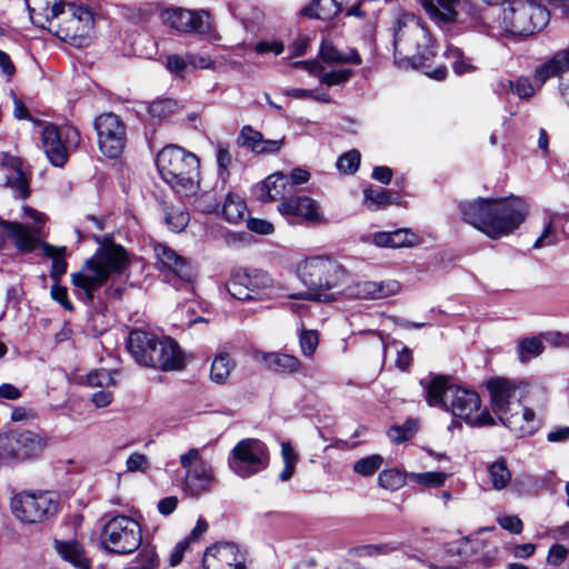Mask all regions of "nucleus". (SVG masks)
I'll use <instances>...</instances> for the list:
<instances>
[{
	"label": "nucleus",
	"mask_w": 569,
	"mask_h": 569,
	"mask_svg": "<svg viewBox=\"0 0 569 569\" xmlns=\"http://www.w3.org/2000/svg\"><path fill=\"white\" fill-rule=\"evenodd\" d=\"M549 18V11L543 4L533 0H515L503 9H475L470 24L479 33L492 38H526L542 30Z\"/></svg>",
	"instance_id": "1"
},
{
	"label": "nucleus",
	"mask_w": 569,
	"mask_h": 569,
	"mask_svg": "<svg viewBox=\"0 0 569 569\" xmlns=\"http://www.w3.org/2000/svg\"><path fill=\"white\" fill-rule=\"evenodd\" d=\"M459 209L465 222L491 239H500L515 232L529 212L527 202L515 196L462 201Z\"/></svg>",
	"instance_id": "2"
},
{
	"label": "nucleus",
	"mask_w": 569,
	"mask_h": 569,
	"mask_svg": "<svg viewBox=\"0 0 569 569\" xmlns=\"http://www.w3.org/2000/svg\"><path fill=\"white\" fill-rule=\"evenodd\" d=\"M128 267V253L122 246L113 242L102 244L79 271L71 273L73 292L80 301L91 303L96 291L110 278L124 273Z\"/></svg>",
	"instance_id": "3"
},
{
	"label": "nucleus",
	"mask_w": 569,
	"mask_h": 569,
	"mask_svg": "<svg viewBox=\"0 0 569 569\" xmlns=\"http://www.w3.org/2000/svg\"><path fill=\"white\" fill-rule=\"evenodd\" d=\"M420 383L423 386L425 398L429 406L450 411L472 427L496 425L489 410L479 411L481 400L477 392L449 383L446 376L433 377L426 386L422 380Z\"/></svg>",
	"instance_id": "4"
},
{
	"label": "nucleus",
	"mask_w": 569,
	"mask_h": 569,
	"mask_svg": "<svg viewBox=\"0 0 569 569\" xmlns=\"http://www.w3.org/2000/svg\"><path fill=\"white\" fill-rule=\"evenodd\" d=\"M487 388L492 412L516 437L530 436L538 429L535 411L520 402L512 381L505 378L491 379Z\"/></svg>",
	"instance_id": "5"
},
{
	"label": "nucleus",
	"mask_w": 569,
	"mask_h": 569,
	"mask_svg": "<svg viewBox=\"0 0 569 569\" xmlns=\"http://www.w3.org/2000/svg\"><path fill=\"white\" fill-rule=\"evenodd\" d=\"M127 349L136 362L162 371L180 370L184 358L179 345L169 337H158L136 329L129 333Z\"/></svg>",
	"instance_id": "6"
},
{
	"label": "nucleus",
	"mask_w": 569,
	"mask_h": 569,
	"mask_svg": "<svg viewBox=\"0 0 569 569\" xmlns=\"http://www.w3.org/2000/svg\"><path fill=\"white\" fill-rule=\"evenodd\" d=\"M156 164L162 180L177 193L189 197L199 187V159L183 148L170 144L157 156Z\"/></svg>",
	"instance_id": "7"
},
{
	"label": "nucleus",
	"mask_w": 569,
	"mask_h": 569,
	"mask_svg": "<svg viewBox=\"0 0 569 569\" xmlns=\"http://www.w3.org/2000/svg\"><path fill=\"white\" fill-rule=\"evenodd\" d=\"M395 56L407 59L413 68H423L436 52L431 36L413 14L398 17L393 34Z\"/></svg>",
	"instance_id": "8"
},
{
	"label": "nucleus",
	"mask_w": 569,
	"mask_h": 569,
	"mask_svg": "<svg viewBox=\"0 0 569 569\" xmlns=\"http://www.w3.org/2000/svg\"><path fill=\"white\" fill-rule=\"evenodd\" d=\"M299 278L310 292L293 296L308 300H327V291L340 286L346 278V270L330 257H311L299 266Z\"/></svg>",
	"instance_id": "9"
},
{
	"label": "nucleus",
	"mask_w": 569,
	"mask_h": 569,
	"mask_svg": "<svg viewBox=\"0 0 569 569\" xmlns=\"http://www.w3.org/2000/svg\"><path fill=\"white\" fill-rule=\"evenodd\" d=\"M92 28L93 14L88 7L63 2L56 18L50 20L48 30L60 40L80 48L84 46Z\"/></svg>",
	"instance_id": "10"
},
{
	"label": "nucleus",
	"mask_w": 569,
	"mask_h": 569,
	"mask_svg": "<svg viewBox=\"0 0 569 569\" xmlns=\"http://www.w3.org/2000/svg\"><path fill=\"white\" fill-rule=\"evenodd\" d=\"M43 432L16 429L0 435V458L10 462H24L39 458L50 445Z\"/></svg>",
	"instance_id": "11"
},
{
	"label": "nucleus",
	"mask_w": 569,
	"mask_h": 569,
	"mask_svg": "<svg viewBox=\"0 0 569 569\" xmlns=\"http://www.w3.org/2000/svg\"><path fill=\"white\" fill-rule=\"evenodd\" d=\"M100 541L108 552L129 555L141 547L142 530L131 517L117 515L103 525Z\"/></svg>",
	"instance_id": "12"
},
{
	"label": "nucleus",
	"mask_w": 569,
	"mask_h": 569,
	"mask_svg": "<svg viewBox=\"0 0 569 569\" xmlns=\"http://www.w3.org/2000/svg\"><path fill=\"white\" fill-rule=\"evenodd\" d=\"M270 462L267 445L256 438L237 442L228 456V466L240 478H250L266 470Z\"/></svg>",
	"instance_id": "13"
},
{
	"label": "nucleus",
	"mask_w": 569,
	"mask_h": 569,
	"mask_svg": "<svg viewBox=\"0 0 569 569\" xmlns=\"http://www.w3.org/2000/svg\"><path fill=\"white\" fill-rule=\"evenodd\" d=\"M60 496L56 491H23L11 500L13 515L27 523H38L58 512Z\"/></svg>",
	"instance_id": "14"
},
{
	"label": "nucleus",
	"mask_w": 569,
	"mask_h": 569,
	"mask_svg": "<svg viewBox=\"0 0 569 569\" xmlns=\"http://www.w3.org/2000/svg\"><path fill=\"white\" fill-rule=\"evenodd\" d=\"M157 266L163 280L177 290L192 291L196 271L192 264L167 244L154 246Z\"/></svg>",
	"instance_id": "15"
},
{
	"label": "nucleus",
	"mask_w": 569,
	"mask_h": 569,
	"mask_svg": "<svg viewBox=\"0 0 569 569\" xmlns=\"http://www.w3.org/2000/svg\"><path fill=\"white\" fill-rule=\"evenodd\" d=\"M42 148L49 161L56 167H62L69 153L80 144V133L77 128L48 123L42 128Z\"/></svg>",
	"instance_id": "16"
},
{
	"label": "nucleus",
	"mask_w": 569,
	"mask_h": 569,
	"mask_svg": "<svg viewBox=\"0 0 569 569\" xmlns=\"http://www.w3.org/2000/svg\"><path fill=\"white\" fill-rule=\"evenodd\" d=\"M273 289V280L268 272L259 269L238 270L227 284L229 295L238 300L262 299Z\"/></svg>",
	"instance_id": "17"
},
{
	"label": "nucleus",
	"mask_w": 569,
	"mask_h": 569,
	"mask_svg": "<svg viewBox=\"0 0 569 569\" xmlns=\"http://www.w3.org/2000/svg\"><path fill=\"white\" fill-rule=\"evenodd\" d=\"M100 151L110 159L121 156L127 143V126L113 112L99 114L93 122Z\"/></svg>",
	"instance_id": "18"
},
{
	"label": "nucleus",
	"mask_w": 569,
	"mask_h": 569,
	"mask_svg": "<svg viewBox=\"0 0 569 569\" xmlns=\"http://www.w3.org/2000/svg\"><path fill=\"white\" fill-rule=\"evenodd\" d=\"M160 18L166 26L179 32L216 38L210 16L204 10L191 11L182 8H170L161 11Z\"/></svg>",
	"instance_id": "19"
},
{
	"label": "nucleus",
	"mask_w": 569,
	"mask_h": 569,
	"mask_svg": "<svg viewBox=\"0 0 569 569\" xmlns=\"http://www.w3.org/2000/svg\"><path fill=\"white\" fill-rule=\"evenodd\" d=\"M23 213L34 222V228L30 229L19 222H8L0 220V246L4 241V237L14 240L18 249L22 251H32L36 248V238L33 232L40 229L46 222V216L36 209L24 206Z\"/></svg>",
	"instance_id": "20"
},
{
	"label": "nucleus",
	"mask_w": 569,
	"mask_h": 569,
	"mask_svg": "<svg viewBox=\"0 0 569 569\" xmlns=\"http://www.w3.org/2000/svg\"><path fill=\"white\" fill-rule=\"evenodd\" d=\"M278 211L291 224L305 222L316 226L326 222L318 202L308 196L287 198L278 206Z\"/></svg>",
	"instance_id": "21"
},
{
	"label": "nucleus",
	"mask_w": 569,
	"mask_h": 569,
	"mask_svg": "<svg viewBox=\"0 0 569 569\" xmlns=\"http://www.w3.org/2000/svg\"><path fill=\"white\" fill-rule=\"evenodd\" d=\"M479 551V562L485 567H491L498 559L499 550L497 547H489L482 539L471 540L463 538L457 542L450 543L446 553L449 556L458 557V559L448 565L443 566L445 569H456L460 563L467 561L473 553Z\"/></svg>",
	"instance_id": "22"
},
{
	"label": "nucleus",
	"mask_w": 569,
	"mask_h": 569,
	"mask_svg": "<svg viewBox=\"0 0 569 569\" xmlns=\"http://www.w3.org/2000/svg\"><path fill=\"white\" fill-rule=\"evenodd\" d=\"M203 569H246L244 556L231 542L213 545L204 551Z\"/></svg>",
	"instance_id": "23"
},
{
	"label": "nucleus",
	"mask_w": 569,
	"mask_h": 569,
	"mask_svg": "<svg viewBox=\"0 0 569 569\" xmlns=\"http://www.w3.org/2000/svg\"><path fill=\"white\" fill-rule=\"evenodd\" d=\"M292 192L289 179L282 172H276L267 177L261 183L254 187V194L261 202L286 200Z\"/></svg>",
	"instance_id": "24"
},
{
	"label": "nucleus",
	"mask_w": 569,
	"mask_h": 569,
	"mask_svg": "<svg viewBox=\"0 0 569 569\" xmlns=\"http://www.w3.org/2000/svg\"><path fill=\"white\" fill-rule=\"evenodd\" d=\"M238 143L257 154H273L283 146V138L264 139L260 131L251 126H244L240 131Z\"/></svg>",
	"instance_id": "25"
},
{
	"label": "nucleus",
	"mask_w": 569,
	"mask_h": 569,
	"mask_svg": "<svg viewBox=\"0 0 569 569\" xmlns=\"http://www.w3.org/2000/svg\"><path fill=\"white\" fill-rule=\"evenodd\" d=\"M569 71V46L557 51L552 57L538 66L533 72L535 82L542 87L551 78H561Z\"/></svg>",
	"instance_id": "26"
},
{
	"label": "nucleus",
	"mask_w": 569,
	"mask_h": 569,
	"mask_svg": "<svg viewBox=\"0 0 569 569\" xmlns=\"http://www.w3.org/2000/svg\"><path fill=\"white\" fill-rule=\"evenodd\" d=\"M400 289L397 280L360 281L350 288V295L359 299H385L397 295Z\"/></svg>",
	"instance_id": "27"
},
{
	"label": "nucleus",
	"mask_w": 569,
	"mask_h": 569,
	"mask_svg": "<svg viewBox=\"0 0 569 569\" xmlns=\"http://www.w3.org/2000/svg\"><path fill=\"white\" fill-rule=\"evenodd\" d=\"M431 20L437 24H448L457 19L460 0H419Z\"/></svg>",
	"instance_id": "28"
},
{
	"label": "nucleus",
	"mask_w": 569,
	"mask_h": 569,
	"mask_svg": "<svg viewBox=\"0 0 569 569\" xmlns=\"http://www.w3.org/2000/svg\"><path fill=\"white\" fill-rule=\"evenodd\" d=\"M62 3L56 0H26L32 22L44 29H49L50 20L56 18Z\"/></svg>",
	"instance_id": "29"
},
{
	"label": "nucleus",
	"mask_w": 569,
	"mask_h": 569,
	"mask_svg": "<svg viewBox=\"0 0 569 569\" xmlns=\"http://www.w3.org/2000/svg\"><path fill=\"white\" fill-rule=\"evenodd\" d=\"M211 481V471L203 462L196 463L188 469L183 480V490L192 496L204 491Z\"/></svg>",
	"instance_id": "30"
},
{
	"label": "nucleus",
	"mask_w": 569,
	"mask_h": 569,
	"mask_svg": "<svg viewBox=\"0 0 569 569\" xmlns=\"http://www.w3.org/2000/svg\"><path fill=\"white\" fill-rule=\"evenodd\" d=\"M54 549L59 556L77 569H91L90 560L86 557L82 546L74 540L56 541Z\"/></svg>",
	"instance_id": "31"
},
{
	"label": "nucleus",
	"mask_w": 569,
	"mask_h": 569,
	"mask_svg": "<svg viewBox=\"0 0 569 569\" xmlns=\"http://www.w3.org/2000/svg\"><path fill=\"white\" fill-rule=\"evenodd\" d=\"M340 11V0H312L301 9L300 13L311 19L329 21L336 18Z\"/></svg>",
	"instance_id": "32"
},
{
	"label": "nucleus",
	"mask_w": 569,
	"mask_h": 569,
	"mask_svg": "<svg viewBox=\"0 0 569 569\" xmlns=\"http://www.w3.org/2000/svg\"><path fill=\"white\" fill-rule=\"evenodd\" d=\"M267 368L277 373H293L302 367L301 361L293 355L268 352L262 358Z\"/></svg>",
	"instance_id": "33"
},
{
	"label": "nucleus",
	"mask_w": 569,
	"mask_h": 569,
	"mask_svg": "<svg viewBox=\"0 0 569 569\" xmlns=\"http://www.w3.org/2000/svg\"><path fill=\"white\" fill-rule=\"evenodd\" d=\"M417 242V236L408 229H398L391 232H377L373 243L378 247L401 248L410 247Z\"/></svg>",
	"instance_id": "34"
},
{
	"label": "nucleus",
	"mask_w": 569,
	"mask_h": 569,
	"mask_svg": "<svg viewBox=\"0 0 569 569\" xmlns=\"http://www.w3.org/2000/svg\"><path fill=\"white\" fill-rule=\"evenodd\" d=\"M540 88L541 87H538L535 82V79L531 81L528 77L522 76L517 78L515 81H498L495 91L502 93L505 91L511 90L520 99H528L531 98Z\"/></svg>",
	"instance_id": "35"
},
{
	"label": "nucleus",
	"mask_w": 569,
	"mask_h": 569,
	"mask_svg": "<svg viewBox=\"0 0 569 569\" xmlns=\"http://www.w3.org/2000/svg\"><path fill=\"white\" fill-rule=\"evenodd\" d=\"M248 208L243 198L234 192L226 196L222 206V216L230 223H239L246 220Z\"/></svg>",
	"instance_id": "36"
},
{
	"label": "nucleus",
	"mask_w": 569,
	"mask_h": 569,
	"mask_svg": "<svg viewBox=\"0 0 569 569\" xmlns=\"http://www.w3.org/2000/svg\"><path fill=\"white\" fill-rule=\"evenodd\" d=\"M6 184L16 193V197L26 199L30 194L29 181L22 167L14 166L6 176Z\"/></svg>",
	"instance_id": "37"
},
{
	"label": "nucleus",
	"mask_w": 569,
	"mask_h": 569,
	"mask_svg": "<svg viewBox=\"0 0 569 569\" xmlns=\"http://www.w3.org/2000/svg\"><path fill=\"white\" fill-rule=\"evenodd\" d=\"M43 253L52 260L50 276L58 281L66 273L68 267L64 259V248H57L44 243Z\"/></svg>",
	"instance_id": "38"
},
{
	"label": "nucleus",
	"mask_w": 569,
	"mask_h": 569,
	"mask_svg": "<svg viewBox=\"0 0 569 569\" xmlns=\"http://www.w3.org/2000/svg\"><path fill=\"white\" fill-rule=\"evenodd\" d=\"M446 57L451 61L453 72L458 76L470 73L476 70L471 60L467 58L458 47L449 44L446 51Z\"/></svg>",
	"instance_id": "39"
},
{
	"label": "nucleus",
	"mask_w": 569,
	"mask_h": 569,
	"mask_svg": "<svg viewBox=\"0 0 569 569\" xmlns=\"http://www.w3.org/2000/svg\"><path fill=\"white\" fill-rule=\"evenodd\" d=\"M298 340L301 355L307 359H311L319 346V332L315 329L301 327L298 330Z\"/></svg>",
	"instance_id": "40"
},
{
	"label": "nucleus",
	"mask_w": 569,
	"mask_h": 569,
	"mask_svg": "<svg viewBox=\"0 0 569 569\" xmlns=\"http://www.w3.org/2000/svg\"><path fill=\"white\" fill-rule=\"evenodd\" d=\"M488 473L495 490L500 491L510 483L511 472L503 460L492 462L488 467Z\"/></svg>",
	"instance_id": "41"
},
{
	"label": "nucleus",
	"mask_w": 569,
	"mask_h": 569,
	"mask_svg": "<svg viewBox=\"0 0 569 569\" xmlns=\"http://www.w3.org/2000/svg\"><path fill=\"white\" fill-rule=\"evenodd\" d=\"M233 365L228 353H218L211 365L210 377L217 383L226 382L229 377Z\"/></svg>",
	"instance_id": "42"
},
{
	"label": "nucleus",
	"mask_w": 569,
	"mask_h": 569,
	"mask_svg": "<svg viewBox=\"0 0 569 569\" xmlns=\"http://www.w3.org/2000/svg\"><path fill=\"white\" fill-rule=\"evenodd\" d=\"M448 476L441 471H428V472H409L408 479L411 482L420 485L426 488H438L442 487Z\"/></svg>",
	"instance_id": "43"
},
{
	"label": "nucleus",
	"mask_w": 569,
	"mask_h": 569,
	"mask_svg": "<svg viewBox=\"0 0 569 569\" xmlns=\"http://www.w3.org/2000/svg\"><path fill=\"white\" fill-rule=\"evenodd\" d=\"M363 201L371 210H378L392 203L390 191L380 187L365 189Z\"/></svg>",
	"instance_id": "44"
},
{
	"label": "nucleus",
	"mask_w": 569,
	"mask_h": 569,
	"mask_svg": "<svg viewBox=\"0 0 569 569\" xmlns=\"http://www.w3.org/2000/svg\"><path fill=\"white\" fill-rule=\"evenodd\" d=\"M559 218L558 213H551L541 234L533 242V249H541L543 247H553L558 244L559 238L556 233V220Z\"/></svg>",
	"instance_id": "45"
},
{
	"label": "nucleus",
	"mask_w": 569,
	"mask_h": 569,
	"mask_svg": "<svg viewBox=\"0 0 569 569\" xmlns=\"http://www.w3.org/2000/svg\"><path fill=\"white\" fill-rule=\"evenodd\" d=\"M177 101L172 99L156 100L148 106V113L153 121H162L172 116L177 109Z\"/></svg>",
	"instance_id": "46"
},
{
	"label": "nucleus",
	"mask_w": 569,
	"mask_h": 569,
	"mask_svg": "<svg viewBox=\"0 0 569 569\" xmlns=\"http://www.w3.org/2000/svg\"><path fill=\"white\" fill-rule=\"evenodd\" d=\"M545 347L538 338H525L517 347L518 359L521 362H528L542 353Z\"/></svg>",
	"instance_id": "47"
},
{
	"label": "nucleus",
	"mask_w": 569,
	"mask_h": 569,
	"mask_svg": "<svg viewBox=\"0 0 569 569\" xmlns=\"http://www.w3.org/2000/svg\"><path fill=\"white\" fill-rule=\"evenodd\" d=\"M407 475L401 473L396 469L383 470L378 476V483L380 487L395 491L400 489L407 481Z\"/></svg>",
	"instance_id": "48"
},
{
	"label": "nucleus",
	"mask_w": 569,
	"mask_h": 569,
	"mask_svg": "<svg viewBox=\"0 0 569 569\" xmlns=\"http://www.w3.org/2000/svg\"><path fill=\"white\" fill-rule=\"evenodd\" d=\"M383 459L379 455H371L357 460L353 471L362 477H370L381 467Z\"/></svg>",
	"instance_id": "49"
},
{
	"label": "nucleus",
	"mask_w": 569,
	"mask_h": 569,
	"mask_svg": "<svg viewBox=\"0 0 569 569\" xmlns=\"http://www.w3.org/2000/svg\"><path fill=\"white\" fill-rule=\"evenodd\" d=\"M361 154L358 150H350L337 160V168L342 173H355L360 166Z\"/></svg>",
	"instance_id": "50"
},
{
	"label": "nucleus",
	"mask_w": 569,
	"mask_h": 569,
	"mask_svg": "<svg viewBox=\"0 0 569 569\" xmlns=\"http://www.w3.org/2000/svg\"><path fill=\"white\" fill-rule=\"evenodd\" d=\"M114 373H117L114 371ZM88 385L91 387L109 388L116 386L113 372L107 369H98L91 371L87 378Z\"/></svg>",
	"instance_id": "51"
},
{
	"label": "nucleus",
	"mask_w": 569,
	"mask_h": 569,
	"mask_svg": "<svg viewBox=\"0 0 569 569\" xmlns=\"http://www.w3.org/2000/svg\"><path fill=\"white\" fill-rule=\"evenodd\" d=\"M189 220V213L182 210L172 209L166 214V223L174 232L182 231L188 226Z\"/></svg>",
	"instance_id": "52"
},
{
	"label": "nucleus",
	"mask_w": 569,
	"mask_h": 569,
	"mask_svg": "<svg viewBox=\"0 0 569 569\" xmlns=\"http://www.w3.org/2000/svg\"><path fill=\"white\" fill-rule=\"evenodd\" d=\"M351 74L350 69H337L322 73L319 79L321 83L332 87L347 82Z\"/></svg>",
	"instance_id": "53"
},
{
	"label": "nucleus",
	"mask_w": 569,
	"mask_h": 569,
	"mask_svg": "<svg viewBox=\"0 0 569 569\" xmlns=\"http://www.w3.org/2000/svg\"><path fill=\"white\" fill-rule=\"evenodd\" d=\"M139 569H156L159 566V557L151 546H143L139 553Z\"/></svg>",
	"instance_id": "54"
},
{
	"label": "nucleus",
	"mask_w": 569,
	"mask_h": 569,
	"mask_svg": "<svg viewBox=\"0 0 569 569\" xmlns=\"http://www.w3.org/2000/svg\"><path fill=\"white\" fill-rule=\"evenodd\" d=\"M413 433V423L411 420H408L402 426H396L390 428L388 431L389 438L397 443L403 442L408 440Z\"/></svg>",
	"instance_id": "55"
},
{
	"label": "nucleus",
	"mask_w": 569,
	"mask_h": 569,
	"mask_svg": "<svg viewBox=\"0 0 569 569\" xmlns=\"http://www.w3.org/2000/svg\"><path fill=\"white\" fill-rule=\"evenodd\" d=\"M498 525L515 535H519L523 530V523L518 516L503 515L497 518Z\"/></svg>",
	"instance_id": "56"
},
{
	"label": "nucleus",
	"mask_w": 569,
	"mask_h": 569,
	"mask_svg": "<svg viewBox=\"0 0 569 569\" xmlns=\"http://www.w3.org/2000/svg\"><path fill=\"white\" fill-rule=\"evenodd\" d=\"M150 467L149 459L143 453L134 452L126 461L128 472L144 471Z\"/></svg>",
	"instance_id": "57"
},
{
	"label": "nucleus",
	"mask_w": 569,
	"mask_h": 569,
	"mask_svg": "<svg viewBox=\"0 0 569 569\" xmlns=\"http://www.w3.org/2000/svg\"><path fill=\"white\" fill-rule=\"evenodd\" d=\"M393 347H396L397 350V359H396V366L398 369L406 371L410 367L412 362V351L406 347L401 346L398 342L391 343Z\"/></svg>",
	"instance_id": "58"
},
{
	"label": "nucleus",
	"mask_w": 569,
	"mask_h": 569,
	"mask_svg": "<svg viewBox=\"0 0 569 569\" xmlns=\"http://www.w3.org/2000/svg\"><path fill=\"white\" fill-rule=\"evenodd\" d=\"M232 157L229 150L222 146H219L217 149V163L219 167V176L222 180H226L229 177V166L231 163Z\"/></svg>",
	"instance_id": "59"
},
{
	"label": "nucleus",
	"mask_w": 569,
	"mask_h": 569,
	"mask_svg": "<svg viewBox=\"0 0 569 569\" xmlns=\"http://www.w3.org/2000/svg\"><path fill=\"white\" fill-rule=\"evenodd\" d=\"M320 54L326 62H339L343 58V53L340 52L330 41H322L320 47Z\"/></svg>",
	"instance_id": "60"
},
{
	"label": "nucleus",
	"mask_w": 569,
	"mask_h": 569,
	"mask_svg": "<svg viewBox=\"0 0 569 569\" xmlns=\"http://www.w3.org/2000/svg\"><path fill=\"white\" fill-rule=\"evenodd\" d=\"M92 229L100 231L103 229V224L101 220H99L98 218L93 216H88L84 221L83 228H76L74 231L78 236V239L82 240L92 231Z\"/></svg>",
	"instance_id": "61"
},
{
	"label": "nucleus",
	"mask_w": 569,
	"mask_h": 569,
	"mask_svg": "<svg viewBox=\"0 0 569 569\" xmlns=\"http://www.w3.org/2000/svg\"><path fill=\"white\" fill-rule=\"evenodd\" d=\"M51 297L53 300L59 302L66 310H73V306L68 299V291L66 287H61L58 283L51 287Z\"/></svg>",
	"instance_id": "62"
},
{
	"label": "nucleus",
	"mask_w": 569,
	"mask_h": 569,
	"mask_svg": "<svg viewBox=\"0 0 569 569\" xmlns=\"http://www.w3.org/2000/svg\"><path fill=\"white\" fill-rule=\"evenodd\" d=\"M568 555V549L562 545H552L549 549L547 561L552 566H559Z\"/></svg>",
	"instance_id": "63"
},
{
	"label": "nucleus",
	"mask_w": 569,
	"mask_h": 569,
	"mask_svg": "<svg viewBox=\"0 0 569 569\" xmlns=\"http://www.w3.org/2000/svg\"><path fill=\"white\" fill-rule=\"evenodd\" d=\"M189 539H183L174 546L169 556V565L171 567H176L181 562L186 550L189 548Z\"/></svg>",
	"instance_id": "64"
}]
</instances>
